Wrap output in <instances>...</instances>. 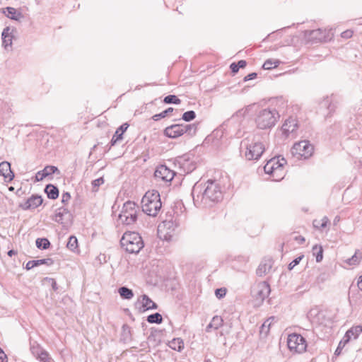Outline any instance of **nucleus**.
Instances as JSON below:
<instances>
[{
    "label": "nucleus",
    "instance_id": "nucleus-58",
    "mask_svg": "<svg viewBox=\"0 0 362 362\" xmlns=\"http://www.w3.org/2000/svg\"><path fill=\"white\" fill-rule=\"evenodd\" d=\"M320 222V229L325 228L327 227V223H329V219L327 216H324L321 220Z\"/></svg>",
    "mask_w": 362,
    "mask_h": 362
},
{
    "label": "nucleus",
    "instance_id": "nucleus-2",
    "mask_svg": "<svg viewBox=\"0 0 362 362\" xmlns=\"http://www.w3.org/2000/svg\"><path fill=\"white\" fill-rule=\"evenodd\" d=\"M241 149H245L244 156L248 160H257L265 151V146L255 135L245 138L240 144Z\"/></svg>",
    "mask_w": 362,
    "mask_h": 362
},
{
    "label": "nucleus",
    "instance_id": "nucleus-28",
    "mask_svg": "<svg viewBox=\"0 0 362 362\" xmlns=\"http://www.w3.org/2000/svg\"><path fill=\"white\" fill-rule=\"evenodd\" d=\"M181 168H183L185 173H189L196 168V166L193 162H189L188 159H184L181 163Z\"/></svg>",
    "mask_w": 362,
    "mask_h": 362
},
{
    "label": "nucleus",
    "instance_id": "nucleus-53",
    "mask_svg": "<svg viewBox=\"0 0 362 362\" xmlns=\"http://www.w3.org/2000/svg\"><path fill=\"white\" fill-rule=\"evenodd\" d=\"M353 35V31L351 30H346L341 33V36L343 38L349 39Z\"/></svg>",
    "mask_w": 362,
    "mask_h": 362
},
{
    "label": "nucleus",
    "instance_id": "nucleus-33",
    "mask_svg": "<svg viewBox=\"0 0 362 362\" xmlns=\"http://www.w3.org/2000/svg\"><path fill=\"white\" fill-rule=\"evenodd\" d=\"M67 248H69L72 252H76L78 250V240L77 238L71 235L69 237V240L66 244Z\"/></svg>",
    "mask_w": 362,
    "mask_h": 362
},
{
    "label": "nucleus",
    "instance_id": "nucleus-45",
    "mask_svg": "<svg viewBox=\"0 0 362 362\" xmlns=\"http://www.w3.org/2000/svg\"><path fill=\"white\" fill-rule=\"evenodd\" d=\"M304 257L303 255H300L296 258H295L289 264H288V269L289 270H291L293 269V267L296 265H298L300 262L301 261V259Z\"/></svg>",
    "mask_w": 362,
    "mask_h": 362
},
{
    "label": "nucleus",
    "instance_id": "nucleus-46",
    "mask_svg": "<svg viewBox=\"0 0 362 362\" xmlns=\"http://www.w3.org/2000/svg\"><path fill=\"white\" fill-rule=\"evenodd\" d=\"M129 127V124L127 123L122 124L116 131H119L118 135H119V139H122V135L126 132Z\"/></svg>",
    "mask_w": 362,
    "mask_h": 362
},
{
    "label": "nucleus",
    "instance_id": "nucleus-22",
    "mask_svg": "<svg viewBox=\"0 0 362 362\" xmlns=\"http://www.w3.org/2000/svg\"><path fill=\"white\" fill-rule=\"evenodd\" d=\"M70 213L66 208L61 207L55 215V221L59 223H64V220H68L70 217Z\"/></svg>",
    "mask_w": 362,
    "mask_h": 362
},
{
    "label": "nucleus",
    "instance_id": "nucleus-50",
    "mask_svg": "<svg viewBox=\"0 0 362 362\" xmlns=\"http://www.w3.org/2000/svg\"><path fill=\"white\" fill-rule=\"evenodd\" d=\"M269 320H266L262 325L260 332H265L267 333L269 329L270 323L269 322Z\"/></svg>",
    "mask_w": 362,
    "mask_h": 362
},
{
    "label": "nucleus",
    "instance_id": "nucleus-31",
    "mask_svg": "<svg viewBox=\"0 0 362 362\" xmlns=\"http://www.w3.org/2000/svg\"><path fill=\"white\" fill-rule=\"evenodd\" d=\"M313 255L316 257V262H320L323 258V249L322 246L315 245L313 247Z\"/></svg>",
    "mask_w": 362,
    "mask_h": 362
},
{
    "label": "nucleus",
    "instance_id": "nucleus-39",
    "mask_svg": "<svg viewBox=\"0 0 362 362\" xmlns=\"http://www.w3.org/2000/svg\"><path fill=\"white\" fill-rule=\"evenodd\" d=\"M349 333H350V335L354 339L358 338L359 334L362 332V327L361 326H355L349 329Z\"/></svg>",
    "mask_w": 362,
    "mask_h": 362
},
{
    "label": "nucleus",
    "instance_id": "nucleus-1",
    "mask_svg": "<svg viewBox=\"0 0 362 362\" xmlns=\"http://www.w3.org/2000/svg\"><path fill=\"white\" fill-rule=\"evenodd\" d=\"M193 202L197 207H206L211 203L217 202L222 199V192L219 184L209 180L206 182H197L192 190Z\"/></svg>",
    "mask_w": 362,
    "mask_h": 362
},
{
    "label": "nucleus",
    "instance_id": "nucleus-35",
    "mask_svg": "<svg viewBox=\"0 0 362 362\" xmlns=\"http://www.w3.org/2000/svg\"><path fill=\"white\" fill-rule=\"evenodd\" d=\"M43 351L44 349L36 342L30 344V351L36 358Z\"/></svg>",
    "mask_w": 362,
    "mask_h": 362
},
{
    "label": "nucleus",
    "instance_id": "nucleus-56",
    "mask_svg": "<svg viewBox=\"0 0 362 362\" xmlns=\"http://www.w3.org/2000/svg\"><path fill=\"white\" fill-rule=\"evenodd\" d=\"M257 74L255 72L250 73L244 77L243 81H247L255 79L257 77Z\"/></svg>",
    "mask_w": 362,
    "mask_h": 362
},
{
    "label": "nucleus",
    "instance_id": "nucleus-3",
    "mask_svg": "<svg viewBox=\"0 0 362 362\" xmlns=\"http://www.w3.org/2000/svg\"><path fill=\"white\" fill-rule=\"evenodd\" d=\"M162 207L160 194L157 190H148L141 199L142 211L150 216H156Z\"/></svg>",
    "mask_w": 362,
    "mask_h": 362
},
{
    "label": "nucleus",
    "instance_id": "nucleus-19",
    "mask_svg": "<svg viewBox=\"0 0 362 362\" xmlns=\"http://www.w3.org/2000/svg\"><path fill=\"white\" fill-rule=\"evenodd\" d=\"M0 175L4 177L6 181L13 180L14 173L11 170L10 163L7 161L0 163Z\"/></svg>",
    "mask_w": 362,
    "mask_h": 362
},
{
    "label": "nucleus",
    "instance_id": "nucleus-36",
    "mask_svg": "<svg viewBox=\"0 0 362 362\" xmlns=\"http://www.w3.org/2000/svg\"><path fill=\"white\" fill-rule=\"evenodd\" d=\"M174 109L173 107H168L165 110L161 112L159 114H156L152 117L154 121H158L159 119L165 117L168 114L173 112Z\"/></svg>",
    "mask_w": 362,
    "mask_h": 362
},
{
    "label": "nucleus",
    "instance_id": "nucleus-41",
    "mask_svg": "<svg viewBox=\"0 0 362 362\" xmlns=\"http://www.w3.org/2000/svg\"><path fill=\"white\" fill-rule=\"evenodd\" d=\"M40 362H52V358L47 351L44 350L37 358Z\"/></svg>",
    "mask_w": 362,
    "mask_h": 362
},
{
    "label": "nucleus",
    "instance_id": "nucleus-25",
    "mask_svg": "<svg viewBox=\"0 0 362 362\" xmlns=\"http://www.w3.org/2000/svg\"><path fill=\"white\" fill-rule=\"evenodd\" d=\"M118 292L123 299L129 300L134 296L132 290L126 286L120 287L118 290Z\"/></svg>",
    "mask_w": 362,
    "mask_h": 362
},
{
    "label": "nucleus",
    "instance_id": "nucleus-57",
    "mask_svg": "<svg viewBox=\"0 0 362 362\" xmlns=\"http://www.w3.org/2000/svg\"><path fill=\"white\" fill-rule=\"evenodd\" d=\"M351 339V337L350 335V333H349V331H347L345 334V335L343 337V339L341 341L343 343V346H344L346 343H348Z\"/></svg>",
    "mask_w": 362,
    "mask_h": 362
},
{
    "label": "nucleus",
    "instance_id": "nucleus-24",
    "mask_svg": "<svg viewBox=\"0 0 362 362\" xmlns=\"http://www.w3.org/2000/svg\"><path fill=\"white\" fill-rule=\"evenodd\" d=\"M45 192L49 199H56L59 197L58 188L52 184H49L45 187Z\"/></svg>",
    "mask_w": 362,
    "mask_h": 362
},
{
    "label": "nucleus",
    "instance_id": "nucleus-59",
    "mask_svg": "<svg viewBox=\"0 0 362 362\" xmlns=\"http://www.w3.org/2000/svg\"><path fill=\"white\" fill-rule=\"evenodd\" d=\"M0 362H8L7 356L1 348H0Z\"/></svg>",
    "mask_w": 362,
    "mask_h": 362
},
{
    "label": "nucleus",
    "instance_id": "nucleus-8",
    "mask_svg": "<svg viewBox=\"0 0 362 362\" xmlns=\"http://www.w3.org/2000/svg\"><path fill=\"white\" fill-rule=\"evenodd\" d=\"M313 146L309 141L303 140L294 144L291 148V152L292 155L298 159H308L313 153Z\"/></svg>",
    "mask_w": 362,
    "mask_h": 362
},
{
    "label": "nucleus",
    "instance_id": "nucleus-62",
    "mask_svg": "<svg viewBox=\"0 0 362 362\" xmlns=\"http://www.w3.org/2000/svg\"><path fill=\"white\" fill-rule=\"evenodd\" d=\"M122 328H123L124 332H127L128 333L130 332V327L128 325H124Z\"/></svg>",
    "mask_w": 362,
    "mask_h": 362
},
{
    "label": "nucleus",
    "instance_id": "nucleus-38",
    "mask_svg": "<svg viewBox=\"0 0 362 362\" xmlns=\"http://www.w3.org/2000/svg\"><path fill=\"white\" fill-rule=\"evenodd\" d=\"M279 64V61H272V59H267L264 62V63L262 65V68L264 69H272V68H275L278 66Z\"/></svg>",
    "mask_w": 362,
    "mask_h": 362
},
{
    "label": "nucleus",
    "instance_id": "nucleus-37",
    "mask_svg": "<svg viewBox=\"0 0 362 362\" xmlns=\"http://www.w3.org/2000/svg\"><path fill=\"white\" fill-rule=\"evenodd\" d=\"M163 102L166 104H180L181 100L175 95H168L164 98Z\"/></svg>",
    "mask_w": 362,
    "mask_h": 362
},
{
    "label": "nucleus",
    "instance_id": "nucleus-5",
    "mask_svg": "<svg viewBox=\"0 0 362 362\" xmlns=\"http://www.w3.org/2000/svg\"><path fill=\"white\" fill-rule=\"evenodd\" d=\"M280 115L275 109L260 110L255 119L257 127L260 129H272L279 119Z\"/></svg>",
    "mask_w": 362,
    "mask_h": 362
},
{
    "label": "nucleus",
    "instance_id": "nucleus-47",
    "mask_svg": "<svg viewBox=\"0 0 362 362\" xmlns=\"http://www.w3.org/2000/svg\"><path fill=\"white\" fill-rule=\"evenodd\" d=\"M226 294V289L224 288H217L215 291V295L218 298L224 297Z\"/></svg>",
    "mask_w": 362,
    "mask_h": 362
},
{
    "label": "nucleus",
    "instance_id": "nucleus-64",
    "mask_svg": "<svg viewBox=\"0 0 362 362\" xmlns=\"http://www.w3.org/2000/svg\"><path fill=\"white\" fill-rule=\"evenodd\" d=\"M15 254H16V252L13 250H11L8 252V255L9 257H12L13 255H14Z\"/></svg>",
    "mask_w": 362,
    "mask_h": 362
},
{
    "label": "nucleus",
    "instance_id": "nucleus-43",
    "mask_svg": "<svg viewBox=\"0 0 362 362\" xmlns=\"http://www.w3.org/2000/svg\"><path fill=\"white\" fill-rule=\"evenodd\" d=\"M35 262H37V267L42 265V264H46L47 266H51L54 264V261L51 258L36 259Z\"/></svg>",
    "mask_w": 362,
    "mask_h": 362
},
{
    "label": "nucleus",
    "instance_id": "nucleus-55",
    "mask_svg": "<svg viewBox=\"0 0 362 362\" xmlns=\"http://www.w3.org/2000/svg\"><path fill=\"white\" fill-rule=\"evenodd\" d=\"M46 175L44 174V170H40V171H38L35 175V179L37 181H41L45 177H46Z\"/></svg>",
    "mask_w": 362,
    "mask_h": 362
},
{
    "label": "nucleus",
    "instance_id": "nucleus-12",
    "mask_svg": "<svg viewBox=\"0 0 362 362\" xmlns=\"http://www.w3.org/2000/svg\"><path fill=\"white\" fill-rule=\"evenodd\" d=\"M298 128V122L295 117H290L284 122L281 131L285 138L294 137Z\"/></svg>",
    "mask_w": 362,
    "mask_h": 362
},
{
    "label": "nucleus",
    "instance_id": "nucleus-16",
    "mask_svg": "<svg viewBox=\"0 0 362 362\" xmlns=\"http://www.w3.org/2000/svg\"><path fill=\"white\" fill-rule=\"evenodd\" d=\"M157 304L154 303L148 296L142 295L136 302L135 308L140 312L144 313L148 310L156 309Z\"/></svg>",
    "mask_w": 362,
    "mask_h": 362
},
{
    "label": "nucleus",
    "instance_id": "nucleus-4",
    "mask_svg": "<svg viewBox=\"0 0 362 362\" xmlns=\"http://www.w3.org/2000/svg\"><path fill=\"white\" fill-rule=\"evenodd\" d=\"M121 246L129 253H139L144 244L140 235L136 232L125 233L120 240Z\"/></svg>",
    "mask_w": 362,
    "mask_h": 362
},
{
    "label": "nucleus",
    "instance_id": "nucleus-20",
    "mask_svg": "<svg viewBox=\"0 0 362 362\" xmlns=\"http://www.w3.org/2000/svg\"><path fill=\"white\" fill-rule=\"evenodd\" d=\"M272 267V259H264L261 262L258 266L256 274L259 276H262L268 273Z\"/></svg>",
    "mask_w": 362,
    "mask_h": 362
},
{
    "label": "nucleus",
    "instance_id": "nucleus-30",
    "mask_svg": "<svg viewBox=\"0 0 362 362\" xmlns=\"http://www.w3.org/2000/svg\"><path fill=\"white\" fill-rule=\"evenodd\" d=\"M36 247L40 250H46L49 247L50 242L47 238H37L35 241Z\"/></svg>",
    "mask_w": 362,
    "mask_h": 362
},
{
    "label": "nucleus",
    "instance_id": "nucleus-40",
    "mask_svg": "<svg viewBox=\"0 0 362 362\" xmlns=\"http://www.w3.org/2000/svg\"><path fill=\"white\" fill-rule=\"evenodd\" d=\"M196 117V113L193 110H189L183 113L182 119L185 122H190Z\"/></svg>",
    "mask_w": 362,
    "mask_h": 362
},
{
    "label": "nucleus",
    "instance_id": "nucleus-52",
    "mask_svg": "<svg viewBox=\"0 0 362 362\" xmlns=\"http://www.w3.org/2000/svg\"><path fill=\"white\" fill-rule=\"evenodd\" d=\"M104 183V180L103 177H99L92 181V185L93 187H98Z\"/></svg>",
    "mask_w": 362,
    "mask_h": 362
},
{
    "label": "nucleus",
    "instance_id": "nucleus-26",
    "mask_svg": "<svg viewBox=\"0 0 362 362\" xmlns=\"http://www.w3.org/2000/svg\"><path fill=\"white\" fill-rule=\"evenodd\" d=\"M362 258L361 252H360L358 250L356 251L355 254L350 258H348L346 260V262L350 265V266H355L358 265Z\"/></svg>",
    "mask_w": 362,
    "mask_h": 362
},
{
    "label": "nucleus",
    "instance_id": "nucleus-32",
    "mask_svg": "<svg viewBox=\"0 0 362 362\" xmlns=\"http://www.w3.org/2000/svg\"><path fill=\"white\" fill-rule=\"evenodd\" d=\"M247 65V62L245 60H240L237 63L233 62L230 64V68L233 74H236L238 72L240 68H245Z\"/></svg>",
    "mask_w": 362,
    "mask_h": 362
},
{
    "label": "nucleus",
    "instance_id": "nucleus-17",
    "mask_svg": "<svg viewBox=\"0 0 362 362\" xmlns=\"http://www.w3.org/2000/svg\"><path fill=\"white\" fill-rule=\"evenodd\" d=\"M42 202L41 196L33 194L24 203L20 204L19 206L23 210H33L40 206Z\"/></svg>",
    "mask_w": 362,
    "mask_h": 362
},
{
    "label": "nucleus",
    "instance_id": "nucleus-11",
    "mask_svg": "<svg viewBox=\"0 0 362 362\" xmlns=\"http://www.w3.org/2000/svg\"><path fill=\"white\" fill-rule=\"evenodd\" d=\"M271 292L269 284L267 281H261L255 284L251 290L252 297L261 303L267 298Z\"/></svg>",
    "mask_w": 362,
    "mask_h": 362
},
{
    "label": "nucleus",
    "instance_id": "nucleus-6",
    "mask_svg": "<svg viewBox=\"0 0 362 362\" xmlns=\"http://www.w3.org/2000/svg\"><path fill=\"white\" fill-rule=\"evenodd\" d=\"M140 213L139 206L134 202H126L119 214L117 221L123 225H132L136 223L138 214Z\"/></svg>",
    "mask_w": 362,
    "mask_h": 362
},
{
    "label": "nucleus",
    "instance_id": "nucleus-15",
    "mask_svg": "<svg viewBox=\"0 0 362 362\" xmlns=\"http://www.w3.org/2000/svg\"><path fill=\"white\" fill-rule=\"evenodd\" d=\"M2 45L6 49L12 48L13 40L17 37V30L15 28L8 26L4 29L2 34Z\"/></svg>",
    "mask_w": 362,
    "mask_h": 362
},
{
    "label": "nucleus",
    "instance_id": "nucleus-7",
    "mask_svg": "<svg viewBox=\"0 0 362 362\" xmlns=\"http://www.w3.org/2000/svg\"><path fill=\"white\" fill-rule=\"evenodd\" d=\"M197 130V126L195 124H175L167 127L163 134L165 136L171 139H176L184 134L192 136L195 135Z\"/></svg>",
    "mask_w": 362,
    "mask_h": 362
},
{
    "label": "nucleus",
    "instance_id": "nucleus-34",
    "mask_svg": "<svg viewBox=\"0 0 362 362\" xmlns=\"http://www.w3.org/2000/svg\"><path fill=\"white\" fill-rule=\"evenodd\" d=\"M147 321L151 324H153V323L160 324L163 321V317L160 313H156L149 315L147 317Z\"/></svg>",
    "mask_w": 362,
    "mask_h": 362
},
{
    "label": "nucleus",
    "instance_id": "nucleus-10",
    "mask_svg": "<svg viewBox=\"0 0 362 362\" xmlns=\"http://www.w3.org/2000/svg\"><path fill=\"white\" fill-rule=\"evenodd\" d=\"M287 346L290 351L300 354L306 350L307 344L304 337L294 333L288 335Z\"/></svg>",
    "mask_w": 362,
    "mask_h": 362
},
{
    "label": "nucleus",
    "instance_id": "nucleus-29",
    "mask_svg": "<svg viewBox=\"0 0 362 362\" xmlns=\"http://www.w3.org/2000/svg\"><path fill=\"white\" fill-rule=\"evenodd\" d=\"M170 347L177 351H181L182 349L184 348L183 341L180 338L173 339L170 342Z\"/></svg>",
    "mask_w": 362,
    "mask_h": 362
},
{
    "label": "nucleus",
    "instance_id": "nucleus-18",
    "mask_svg": "<svg viewBox=\"0 0 362 362\" xmlns=\"http://www.w3.org/2000/svg\"><path fill=\"white\" fill-rule=\"evenodd\" d=\"M320 105L321 107H325L328 110L326 117H331L337 107V103L334 101L332 96L325 97L320 102Z\"/></svg>",
    "mask_w": 362,
    "mask_h": 362
},
{
    "label": "nucleus",
    "instance_id": "nucleus-54",
    "mask_svg": "<svg viewBox=\"0 0 362 362\" xmlns=\"http://www.w3.org/2000/svg\"><path fill=\"white\" fill-rule=\"evenodd\" d=\"M35 267H37V262H35V260H30L27 262L25 265V269L27 270H30Z\"/></svg>",
    "mask_w": 362,
    "mask_h": 362
},
{
    "label": "nucleus",
    "instance_id": "nucleus-42",
    "mask_svg": "<svg viewBox=\"0 0 362 362\" xmlns=\"http://www.w3.org/2000/svg\"><path fill=\"white\" fill-rule=\"evenodd\" d=\"M43 170L44 174L46 175V176L51 175L59 171L58 168L54 165H47L43 169Z\"/></svg>",
    "mask_w": 362,
    "mask_h": 362
},
{
    "label": "nucleus",
    "instance_id": "nucleus-49",
    "mask_svg": "<svg viewBox=\"0 0 362 362\" xmlns=\"http://www.w3.org/2000/svg\"><path fill=\"white\" fill-rule=\"evenodd\" d=\"M45 281H47L51 284L52 288L54 291H57L58 286H57L56 281L54 279L46 277L45 279Z\"/></svg>",
    "mask_w": 362,
    "mask_h": 362
},
{
    "label": "nucleus",
    "instance_id": "nucleus-14",
    "mask_svg": "<svg viewBox=\"0 0 362 362\" xmlns=\"http://www.w3.org/2000/svg\"><path fill=\"white\" fill-rule=\"evenodd\" d=\"M175 173L167 166L161 165L158 166L154 173L155 178L158 180L170 182L172 181Z\"/></svg>",
    "mask_w": 362,
    "mask_h": 362
},
{
    "label": "nucleus",
    "instance_id": "nucleus-61",
    "mask_svg": "<svg viewBox=\"0 0 362 362\" xmlns=\"http://www.w3.org/2000/svg\"><path fill=\"white\" fill-rule=\"evenodd\" d=\"M320 222H321L320 220H317V219L314 220L313 222V226L315 228L320 229Z\"/></svg>",
    "mask_w": 362,
    "mask_h": 362
},
{
    "label": "nucleus",
    "instance_id": "nucleus-9",
    "mask_svg": "<svg viewBox=\"0 0 362 362\" xmlns=\"http://www.w3.org/2000/svg\"><path fill=\"white\" fill-rule=\"evenodd\" d=\"M177 227V223L173 219L165 220L158 226V235L163 240L170 241Z\"/></svg>",
    "mask_w": 362,
    "mask_h": 362
},
{
    "label": "nucleus",
    "instance_id": "nucleus-21",
    "mask_svg": "<svg viewBox=\"0 0 362 362\" xmlns=\"http://www.w3.org/2000/svg\"><path fill=\"white\" fill-rule=\"evenodd\" d=\"M3 13L6 17L13 21H20V19L23 17L21 11L13 7L8 6L5 8Z\"/></svg>",
    "mask_w": 362,
    "mask_h": 362
},
{
    "label": "nucleus",
    "instance_id": "nucleus-44",
    "mask_svg": "<svg viewBox=\"0 0 362 362\" xmlns=\"http://www.w3.org/2000/svg\"><path fill=\"white\" fill-rule=\"evenodd\" d=\"M286 163V160L284 158H282L281 159L278 158L277 160H275V165H276V169H277L279 170V172L282 173V171H283V166Z\"/></svg>",
    "mask_w": 362,
    "mask_h": 362
},
{
    "label": "nucleus",
    "instance_id": "nucleus-60",
    "mask_svg": "<svg viewBox=\"0 0 362 362\" xmlns=\"http://www.w3.org/2000/svg\"><path fill=\"white\" fill-rule=\"evenodd\" d=\"M341 344H342V341H340L338 347L335 350L334 355L339 356L341 354Z\"/></svg>",
    "mask_w": 362,
    "mask_h": 362
},
{
    "label": "nucleus",
    "instance_id": "nucleus-13",
    "mask_svg": "<svg viewBox=\"0 0 362 362\" xmlns=\"http://www.w3.org/2000/svg\"><path fill=\"white\" fill-rule=\"evenodd\" d=\"M310 36L311 40L314 42H328L332 39L334 33L332 29L318 28L311 30Z\"/></svg>",
    "mask_w": 362,
    "mask_h": 362
},
{
    "label": "nucleus",
    "instance_id": "nucleus-48",
    "mask_svg": "<svg viewBox=\"0 0 362 362\" xmlns=\"http://www.w3.org/2000/svg\"><path fill=\"white\" fill-rule=\"evenodd\" d=\"M70 199H71V195L69 192H66L62 194V202L64 204H68L69 202Z\"/></svg>",
    "mask_w": 362,
    "mask_h": 362
},
{
    "label": "nucleus",
    "instance_id": "nucleus-63",
    "mask_svg": "<svg viewBox=\"0 0 362 362\" xmlns=\"http://www.w3.org/2000/svg\"><path fill=\"white\" fill-rule=\"evenodd\" d=\"M358 287L360 290L362 291V275L360 276L359 280L358 281Z\"/></svg>",
    "mask_w": 362,
    "mask_h": 362
},
{
    "label": "nucleus",
    "instance_id": "nucleus-23",
    "mask_svg": "<svg viewBox=\"0 0 362 362\" xmlns=\"http://www.w3.org/2000/svg\"><path fill=\"white\" fill-rule=\"evenodd\" d=\"M223 319L221 317L216 315L214 316L210 323L206 326V331L207 332H211V329H218L223 325Z\"/></svg>",
    "mask_w": 362,
    "mask_h": 362
},
{
    "label": "nucleus",
    "instance_id": "nucleus-27",
    "mask_svg": "<svg viewBox=\"0 0 362 362\" xmlns=\"http://www.w3.org/2000/svg\"><path fill=\"white\" fill-rule=\"evenodd\" d=\"M274 165H275V158H272L267 163L264 167V170L265 173L272 175L274 177V174L278 173L279 170L274 168Z\"/></svg>",
    "mask_w": 362,
    "mask_h": 362
},
{
    "label": "nucleus",
    "instance_id": "nucleus-51",
    "mask_svg": "<svg viewBox=\"0 0 362 362\" xmlns=\"http://www.w3.org/2000/svg\"><path fill=\"white\" fill-rule=\"evenodd\" d=\"M118 132H119V131H116L115 134L113 135V136L110 141V143L111 146H115L116 144V143L120 140L119 135L117 136Z\"/></svg>",
    "mask_w": 362,
    "mask_h": 362
}]
</instances>
